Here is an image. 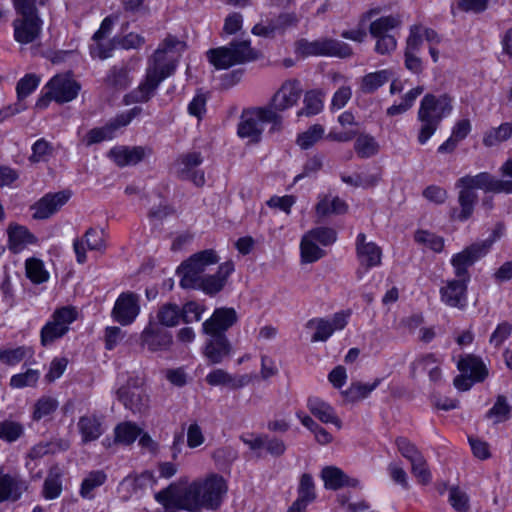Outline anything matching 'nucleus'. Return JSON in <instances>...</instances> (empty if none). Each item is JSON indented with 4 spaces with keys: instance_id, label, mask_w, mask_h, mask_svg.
Here are the masks:
<instances>
[{
    "instance_id": "obj_1",
    "label": "nucleus",
    "mask_w": 512,
    "mask_h": 512,
    "mask_svg": "<svg viewBox=\"0 0 512 512\" xmlns=\"http://www.w3.org/2000/svg\"><path fill=\"white\" fill-rule=\"evenodd\" d=\"M186 47L184 41L171 34L167 35L148 59L144 81L124 96V104L147 102L154 95L160 83L175 72Z\"/></svg>"
},
{
    "instance_id": "obj_2",
    "label": "nucleus",
    "mask_w": 512,
    "mask_h": 512,
    "mask_svg": "<svg viewBox=\"0 0 512 512\" xmlns=\"http://www.w3.org/2000/svg\"><path fill=\"white\" fill-rule=\"evenodd\" d=\"M453 100L448 94H426L418 109V120L421 127L418 133V142L425 144L436 132L444 118L453 110Z\"/></svg>"
},
{
    "instance_id": "obj_3",
    "label": "nucleus",
    "mask_w": 512,
    "mask_h": 512,
    "mask_svg": "<svg viewBox=\"0 0 512 512\" xmlns=\"http://www.w3.org/2000/svg\"><path fill=\"white\" fill-rule=\"evenodd\" d=\"M155 500L166 509L175 507L189 512L202 509L200 485L197 480L189 483L187 476L180 477L178 481L157 492Z\"/></svg>"
},
{
    "instance_id": "obj_4",
    "label": "nucleus",
    "mask_w": 512,
    "mask_h": 512,
    "mask_svg": "<svg viewBox=\"0 0 512 512\" xmlns=\"http://www.w3.org/2000/svg\"><path fill=\"white\" fill-rule=\"evenodd\" d=\"M207 58L216 69H228L256 60L258 51L251 47L249 40H235L228 46L208 50Z\"/></svg>"
},
{
    "instance_id": "obj_5",
    "label": "nucleus",
    "mask_w": 512,
    "mask_h": 512,
    "mask_svg": "<svg viewBox=\"0 0 512 512\" xmlns=\"http://www.w3.org/2000/svg\"><path fill=\"white\" fill-rule=\"evenodd\" d=\"M503 231L504 225L498 223L487 239L473 243L463 251L455 254L451 259L455 276L470 281L468 268L489 252L494 242L502 236Z\"/></svg>"
},
{
    "instance_id": "obj_6",
    "label": "nucleus",
    "mask_w": 512,
    "mask_h": 512,
    "mask_svg": "<svg viewBox=\"0 0 512 512\" xmlns=\"http://www.w3.org/2000/svg\"><path fill=\"white\" fill-rule=\"evenodd\" d=\"M272 123V131L279 130L282 124V116L272 109L255 108L244 111L238 125V135L241 138H249L251 142H259L262 135V123Z\"/></svg>"
},
{
    "instance_id": "obj_7",
    "label": "nucleus",
    "mask_w": 512,
    "mask_h": 512,
    "mask_svg": "<svg viewBox=\"0 0 512 512\" xmlns=\"http://www.w3.org/2000/svg\"><path fill=\"white\" fill-rule=\"evenodd\" d=\"M219 258L212 249H207L193 254L184 261L177 269L180 278V286L184 289L199 284V279L210 265L216 264Z\"/></svg>"
},
{
    "instance_id": "obj_8",
    "label": "nucleus",
    "mask_w": 512,
    "mask_h": 512,
    "mask_svg": "<svg viewBox=\"0 0 512 512\" xmlns=\"http://www.w3.org/2000/svg\"><path fill=\"white\" fill-rule=\"evenodd\" d=\"M76 319V311L71 307L57 309L51 319L42 327L41 344L47 347L62 338L69 330V325Z\"/></svg>"
},
{
    "instance_id": "obj_9",
    "label": "nucleus",
    "mask_w": 512,
    "mask_h": 512,
    "mask_svg": "<svg viewBox=\"0 0 512 512\" xmlns=\"http://www.w3.org/2000/svg\"><path fill=\"white\" fill-rule=\"evenodd\" d=\"M200 485V499L202 508L215 510L220 507L228 491L223 476L212 473L204 479H197Z\"/></svg>"
},
{
    "instance_id": "obj_10",
    "label": "nucleus",
    "mask_w": 512,
    "mask_h": 512,
    "mask_svg": "<svg viewBox=\"0 0 512 512\" xmlns=\"http://www.w3.org/2000/svg\"><path fill=\"white\" fill-rule=\"evenodd\" d=\"M141 112V107H133L126 112L118 114L105 126L91 129L86 135V144L90 146L104 140L112 139L118 129L127 126L136 116L140 115Z\"/></svg>"
},
{
    "instance_id": "obj_11",
    "label": "nucleus",
    "mask_w": 512,
    "mask_h": 512,
    "mask_svg": "<svg viewBox=\"0 0 512 512\" xmlns=\"http://www.w3.org/2000/svg\"><path fill=\"white\" fill-rule=\"evenodd\" d=\"M203 157L200 152H189L178 157L175 162V173L182 180H189L196 186L205 184L204 171L198 169L202 164Z\"/></svg>"
},
{
    "instance_id": "obj_12",
    "label": "nucleus",
    "mask_w": 512,
    "mask_h": 512,
    "mask_svg": "<svg viewBox=\"0 0 512 512\" xmlns=\"http://www.w3.org/2000/svg\"><path fill=\"white\" fill-rule=\"evenodd\" d=\"M140 313V296L134 292H123L115 301L112 318L119 324H132Z\"/></svg>"
},
{
    "instance_id": "obj_13",
    "label": "nucleus",
    "mask_w": 512,
    "mask_h": 512,
    "mask_svg": "<svg viewBox=\"0 0 512 512\" xmlns=\"http://www.w3.org/2000/svg\"><path fill=\"white\" fill-rule=\"evenodd\" d=\"M302 92L303 90L299 80H286L273 95L270 106L265 108L272 109L276 113L285 111L297 104Z\"/></svg>"
},
{
    "instance_id": "obj_14",
    "label": "nucleus",
    "mask_w": 512,
    "mask_h": 512,
    "mask_svg": "<svg viewBox=\"0 0 512 512\" xmlns=\"http://www.w3.org/2000/svg\"><path fill=\"white\" fill-rule=\"evenodd\" d=\"M241 441L249 447L250 450L260 452L264 450L272 457L278 458L285 454L287 446L285 442L269 434H248L240 437Z\"/></svg>"
},
{
    "instance_id": "obj_15",
    "label": "nucleus",
    "mask_w": 512,
    "mask_h": 512,
    "mask_svg": "<svg viewBox=\"0 0 512 512\" xmlns=\"http://www.w3.org/2000/svg\"><path fill=\"white\" fill-rule=\"evenodd\" d=\"M469 280L462 278L449 279L440 288L441 301L453 308L463 310L467 305V289Z\"/></svg>"
},
{
    "instance_id": "obj_16",
    "label": "nucleus",
    "mask_w": 512,
    "mask_h": 512,
    "mask_svg": "<svg viewBox=\"0 0 512 512\" xmlns=\"http://www.w3.org/2000/svg\"><path fill=\"white\" fill-rule=\"evenodd\" d=\"M172 342L171 333L153 321L148 323L140 335V344L147 347L151 352L166 351L170 348Z\"/></svg>"
},
{
    "instance_id": "obj_17",
    "label": "nucleus",
    "mask_w": 512,
    "mask_h": 512,
    "mask_svg": "<svg viewBox=\"0 0 512 512\" xmlns=\"http://www.w3.org/2000/svg\"><path fill=\"white\" fill-rule=\"evenodd\" d=\"M118 400L133 413L143 412L148 407V396L135 380H129L117 391Z\"/></svg>"
},
{
    "instance_id": "obj_18",
    "label": "nucleus",
    "mask_w": 512,
    "mask_h": 512,
    "mask_svg": "<svg viewBox=\"0 0 512 512\" xmlns=\"http://www.w3.org/2000/svg\"><path fill=\"white\" fill-rule=\"evenodd\" d=\"M49 95L58 103H66L75 99L80 85L68 75H56L46 85Z\"/></svg>"
},
{
    "instance_id": "obj_19",
    "label": "nucleus",
    "mask_w": 512,
    "mask_h": 512,
    "mask_svg": "<svg viewBox=\"0 0 512 512\" xmlns=\"http://www.w3.org/2000/svg\"><path fill=\"white\" fill-rule=\"evenodd\" d=\"M238 320L237 313L233 308H217L212 316L203 325V333L207 335H225V332Z\"/></svg>"
},
{
    "instance_id": "obj_20",
    "label": "nucleus",
    "mask_w": 512,
    "mask_h": 512,
    "mask_svg": "<svg viewBox=\"0 0 512 512\" xmlns=\"http://www.w3.org/2000/svg\"><path fill=\"white\" fill-rule=\"evenodd\" d=\"M356 255L359 264L365 271L379 266L382 259L381 248L372 241H367L364 233H359L356 238Z\"/></svg>"
},
{
    "instance_id": "obj_21",
    "label": "nucleus",
    "mask_w": 512,
    "mask_h": 512,
    "mask_svg": "<svg viewBox=\"0 0 512 512\" xmlns=\"http://www.w3.org/2000/svg\"><path fill=\"white\" fill-rule=\"evenodd\" d=\"M70 198V193L60 191L48 193L31 206L34 219H47L56 213Z\"/></svg>"
},
{
    "instance_id": "obj_22",
    "label": "nucleus",
    "mask_w": 512,
    "mask_h": 512,
    "mask_svg": "<svg viewBox=\"0 0 512 512\" xmlns=\"http://www.w3.org/2000/svg\"><path fill=\"white\" fill-rule=\"evenodd\" d=\"M234 271L232 262H225L221 264L218 271L213 275L203 276L199 279V284L189 289H200L208 295H215L220 292L227 281V278Z\"/></svg>"
},
{
    "instance_id": "obj_23",
    "label": "nucleus",
    "mask_w": 512,
    "mask_h": 512,
    "mask_svg": "<svg viewBox=\"0 0 512 512\" xmlns=\"http://www.w3.org/2000/svg\"><path fill=\"white\" fill-rule=\"evenodd\" d=\"M84 243L87 246V249L91 251H102L105 248L104 243V232L102 230H97L95 228H89L82 239H75L73 243L74 251L77 257V262L83 264L86 262V249L84 247Z\"/></svg>"
},
{
    "instance_id": "obj_24",
    "label": "nucleus",
    "mask_w": 512,
    "mask_h": 512,
    "mask_svg": "<svg viewBox=\"0 0 512 512\" xmlns=\"http://www.w3.org/2000/svg\"><path fill=\"white\" fill-rule=\"evenodd\" d=\"M41 24L39 17H17L13 21L15 40L21 44L33 42L40 35Z\"/></svg>"
},
{
    "instance_id": "obj_25",
    "label": "nucleus",
    "mask_w": 512,
    "mask_h": 512,
    "mask_svg": "<svg viewBox=\"0 0 512 512\" xmlns=\"http://www.w3.org/2000/svg\"><path fill=\"white\" fill-rule=\"evenodd\" d=\"M321 479L324 487L328 490H339L343 487H359L360 481L357 478L350 477L342 469L336 466H326L321 471Z\"/></svg>"
},
{
    "instance_id": "obj_26",
    "label": "nucleus",
    "mask_w": 512,
    "mask_h": 512,
    "mask_svg": "<svg viewBox=\"0 0 512 512\" xmlns=\"http://www.w3.org/2000/svg\"><path fill=\"white\" fill-rule=\"evenodd\" d=\"M206 341L203 354L210 364H220L227 358L232 350V346L226 335H209Z\"/></svg>"
},
{
    "instance_id": "obj_27",
    "label": "nucleus",
    "mask_w": 512,
    "mask_h": 512,
    "mask_svg": "<svg viewBox=\"0 0 512 512\" xmlns=\"http://www.w3.org/2000/svg\"><path fill=\"white\" fill-rule=\"evenodd\" d=\"M146 156V149L141 146H116L110 149L108 157L119 167L136 165Z\"/></svg>"
},
{
    "instance_id": "obj_28",
    "label": "nucleus",
    "mask_w": 512,
    "mask_h": 512,
    "mask_svg": "<svg viewBox=\"0 0 512 512\" xmlns=\"http://www.w3.org/2000/svg\"><path fill=\"white\" fill-rule=\"evenodd\" d=\"M26 489L27 484L19 475L0 472V503L17 501Z\"/></svg>"
},
{
    "instance_id": "obj_29",
    "label": "nucleus",
    "mask_w": 512,
    "mask_h": 512,
    "mask_svg": "<svg viewBox=\"0 0 512 512\" xmlns=\"http://www.w3.org/2000/svg\"><path fill=\"white\" fill-rule=\"evenodd\" d=\"M8 248L17 254L27 245L35 244L37 238L25 227L16 223L9 224L7 228Z\"/></svg>"
},
{
    "instance_id": "obj_30",
    "label": "nucleus",
    "mask_w": 512,
    "mask_h": 512,
    "mask_svg": "<svg viewBox=\"0 0 512 512\" xmlns=\"http://www.w3.org/2000/svg\"><path fill=\"white\" fill-rule=\"evenodd\" d=\"M78 430L83 443L97 440L104 433L102 419L96 414H86L79 418Z\"/></svg>"
},
{
    "instance_id": "obj_31",
    "label": "nucleus",
    "mask_w": 512,
    "mask_h": 512,
    "mask_svg": "<svg viewBox=\"0 0 512 512\" xmlns=\"http://www.w3.org/2000/svg\"><path fill=\"white\" fill-rule=\"evenodd\" d=\"M307 407L311 414L322 423H331L338 428H341V420L338 418L334 408L329 403L318 397H310L307 401Z\"/></svg>"
},
{
    "instance_id": "obj_32",
    "label": "nucleus",
    "mask_w": 512,
    "mask_h": 512,
    "mask_svg": "<svg viewBox=\"0 0 512 512\" xmlns=\"http://www.w3.org/2000/svg\"><path fill=\"white\" fill-rule=\"evenodd\" d=\"M457 368L476 382H482L488 376V370L481 358L472 354L462 357Z\"/></svg>"
},
{
    "instance_id": "obj_33",
    "label": "nucleus",
    "mask_w": 512,
    "mask_h": 512,
    "mask_svg": "<svg viewBox=\"0 0 512 512\" xmlns=\"http://www.w3.org/2000/svg\"><path fill=\"white\" fill-rule=\"evenodd\" d=\"M495 177L487 172H481L475 176L466 175L457 181V186L464 189H482L486 192H493Z\"/></svg>"
},
{
    "instance_id": "obj_34",
    "label": "nucleus",
    "mask_w": 512,
    "mask_h": 512,
    "mask_svg": "<svg viewBox=\"0 0 512 512\" xmlns=\"http://www.w3.org/2000/svg\"><path fill=\"white\" fill-rule=\"evenodd\" d=\"M205 380L211 386L224 385L233 389L241 388L248 383L246 376H242L239 379H236L223 369H215L211 371L209 374H207Z\"/></svg>"
},
{
    "instance_id": "obj_35",
    "label": "nucleus",
    "mask_w": 512,
    "mask_h": 512,
    "mask_svg": "<svg viewBox=\"0 0 512 512\" xmlns=\"http://www.w3.org/2000/svg\"><path fill=\"white\" fill-rule=\"evenodd\" d=\"M392 76V71L388 69L368 73L362 77L360 89L365 94L374 93L377 89L386 84Z\"/></svg>"
},
{
    "instance_id": "obj_36",
    "label": "nucleus",
    "mask_w": 512,
    "mask_h": 512,
    "mask_svg": "<svg viewBox=\"0 0 512 512\" xmlns=\"http://www.w3.org/2000/svg\"><path fill=\"white\" fill-rule=\"evenodd\" d=\"M104 82L116 90H124L131 84L129 70L125 65H115L107 73Z\"/></svg>"
},
{
    "instance_id": "obj_37",
    "label": "nucleus",
    "mask_w": 512,
    "mask_h": 512,
    "mask_svg": "<svg viewBox=\"0 0 512 512\" xmlns=\"http://www.w3.org/2000/svg\"><path fill=\"white\" fill-rule=\"evenodd\" d=\"M399 15H388L372 21L369 25V33L372 37L391 35V31L401 25Z\"/></svg>"
},
{
    "instance_id": "obj_38",
    "label": "nucleus",
    "mask_w": 512,
    "mask_h": 512,
    "mask_svg": "<svg viewBox=\"0 0 512 512\" xmlns=\"http://www.w3.org/2000/svg\"><path fill=\"white\" fill-rule=\"evenodd\" d=\"M329 38L314 41L301 39L296 44V50L302 56H328Z\"/></svg>"
},
{
    "instance_id": "obj_39",
    "label": "nucleus",
    "mask_w": 512,
    "mask_h": 512,
    "mask_svg": "<svg viewBox=\"0 0 512 512\" xmlns=\"http://www.w3.org/2000/svg\"><path fill=\"white\" fill-rule=\"evenodd\" d=\"M106 481L107 474L103 470L90 471L81 483L80 496L84 499H93V490L102 486Z\"/></svg>"
},
{
    "instance_id": "obj_40",
    "label": "nucleus",
    "mask_w": 512,
    "mask_h": 512,
    "mask_svg": "<svg viewBox=\"0 0 512 512\" xmlns=\"http://www.w3.org/2000/svg\"><path fill=\"white\" fill-rule=\"evenodd\" d=\"M157 319L162 326L175 327L182 319L181 308L175 303H165L159 307Z\"/></svg>"
},
{
    "instance_id": "obj_41",
    "label": "nucleus",
    "mask_w": 512,
    "mask_h": 512,
    "mask_svg": "<svg viewBox=\"0 0 512 512\" xmlns=\"http://www.w3.org/2000/svg\"><path fill=\"white\" fill-rule=\"evenodd\" d=\"M354 149L360 158H370L379 152L380 145L373 136L360 134L354 143Z\"/></svg>"
},
{
    "instance_id": "obj_42",
    "label": "nucleus",
    "mask_w": 512,
    "mask_h": 512,
    "mask_svg": "<svg viewBox=\"0 0 512 512\" xmlns=\"http://www.w3.org/2000/svg\"><path fill=\"white\" fill-rule=\"evenodd\" d=\"M347 211L346 203L339 197L330 199L325 196L316 205V213L320 217L330 214H343Z\"/></svg>"
},
{
    "instance_id": "obj_43",
    "label": "nucleus",
    "mask_w": 512,
    "mask_h": 512,
    "mask_svg": "<svg viewBox=\"0 0 512 512\" xmlns=\"http://www.w3.org/2000/svg\"><path fill=\"white\" fill-rule=\"evenodd\" d=\"M303 108L297 112V116H313L320 113L323 109V100L320 92L310 90L305 93Z\"/></svg>"
},
{
    "instance_id": "obj_44",
    "label": "nucleus",
    "mask_w": 512,
    "mask_h": 512,
    "mask_svg": "<svg viewBox=\"0 0 512 512\" xmlns=\"http://www.w3.org/2000/svg\"><path fill=\"white\" fill-rule=\"evenodd\" d=\"M512 135V122L501 124L497 128H491L483 137V144L487 147L495 146L508 140Z\"/></svg>"
},
{
    "instance_id": "obj_45",
    "label": "nucleus",
    "mask_w": 512,
    "mask_h": 512,
    "mask_svg": "<svg viewBox=\"0 0 512 512\" xmlns=\"http://www.w3.org/2000/svg\"><path fill=\"white\" fill-rule=\"evenodd\" d=\"M478 200L477 194L469 189H462L459 192L458 202L461 207V211L458 215L460 221H466L469 219L474 211V205Z\"/></svg>"
},
{
    "instance_id": "obj_46",
    "label": "nucleus",
    "mask_w": 512,
    "mask_h": 512,
    "mask_svg": "<svg viewBox=\"0 0 512 512\" xmlns=\"http://www.w3.org/2000/svg\"><path fill=\"white\" fill-rule=\"evenodd\" d=\"M58 401L51 396H42L34 404L32 418L34 421H40L52 415L58 408Z\"/></svg>"
},
{
    "instance_id": "obj_47",
    "label": "nucleus",
    "mask_w": 512,
    "mask_h": 512,
    "mask_svg": "<svg viewBox=\"0 0 512 512\" xmlns=\"http://www.w3.org/2000/svg\"><path fill=\"white\" fill-rule=\"evenodd\" d=\"M62 492L61 474L58 469L50 470L43 484V496L52 500L58 498Z\"/></svg>"
},
{
    "instance_id": "obj_48",
    "label": "nucleus",
    "mask_w": 512,
    "mask_h": 512,
    "mask_svg": "<svg viewBox=\"0 0 512 512\" xmlns=\"http://www.w3.org/2000/svg\"><path fill=\"white\" fill-rule=\"evenodd\" d=\"M380 384V379H376L372 384H363L361 382L352 383L351 386L343 392V395L350 402H356L366 398Z\"/></svg>"
},
{
    "instance_id": "obj_49",
    "label": "nucleus",
    "mask_w": 512,
    "mask_h": 512,
    "mask_svg": "<svg viewBox=\"0 0 512 512\" xmlns=\"http://www.w3.org/2000/svg\"><path fill=\"white\" fill-rule=\"evenodd\" d=\"M141 429L134 423H120L115 428V441L117 443L129 445L140 436Z\"/></svg>"
},
{
    "instance_id": "obj_50",
    "label": "nucleus",
    "mask_w": 512,
    "mask_h": 512,
    "mask_svg": "<svg viewBox=\"0 0 512 512\" xmlns=\"http://www.w3.org/2000/svg\"><path fill=\"white\" fill-rule=\"evenodd\" d=\"M313 241L314 240L309 237L308 234L305 235L301 241V257L302 261L305 263L315 262L325 255L324 250L319 248Z\"/></svg>"
},
{
    "instance_id": "obj_51",
    "label": "nucleus",
    "mask_w": 512,
    "mask_h": 512,
    "mask_svg": "<svg viewBox=\"0 0 512 512\" xmlns=\"http://www.w3.org/2000/svg\"><path fill=\"white\" fill-rule=\"evenodd\" d=\"M414 240L434 252H441L444 247V239L427 230H417L414 234Z\"/></svg>"
},
{
    "instance_id": "obj_52",
    "label": "nucleus",
    "mask_w": 512,
    "mask_h": 512,
    "mask_svg": "<svg viewBox=\"0 0 512 512\" xmlns=\"http://www.w3.org/2000/svg\"><path fill=\"white\" fill-rule=\"evenodd\" d=\"M26 276L36 284L43 283L48 280L49 274L44 269L43 262L36 258H29L25 263Z\"/></svg>"
},
{
    "instance_id": "obj_53",
    "label": "nucleus",
    "mask_w": 512,
    "mask_h": 512,
    "mask_svg": "<svg viewBox=\"0 0 512 512\" xmlns=\"http://www.w3.org/2000/svg\"><path fill=\"white\" fill-rule=\"evenodd\" d=\"M510 406L505 396H498L493 407L487 412L486 417L492 419L495 424L504 422L510 418Z\"/></svg>"
},
{
    "instance_id": "obj_54",
    "label": "nucleus",
    "mask_w": 512,
    "mask_h": 512,
    "mask_svg": "<svg viewBox=\"0 0 512 512\" xmlns=\"http://www.w3.org/2000/svg\"><path fill=\"white\" fill-rule=\"evenodd\" d=\"M24 434V427L22 424L4 420L0 421V439L12 443L17 441Z\"/></svg>"
},
{
    "instance_id": "obj_55",
    "label": "nucleus",
    "mask_w": 512,
    "mask_h": 512,
    "mask_svg": "<svg viewBox=\"0 0 512 512\" xmlns=\"http://www.w3.org/2000/svg\"><path fill=\"white\" fill-rule=\"evenodd\" d=\"M155 483H156V479H155L153 473L150 471H144L139 475H135V476L129 475V476L125 477L122 480L121 485L122 486L127 485L133 491H137L138 489H144L148 486H152Z\"/></svg>"
},
{
    "instance_id": "obj_56",
    "label": "nucleus",
    "mask_w": 512,
    "mask_h": 512,
    "mask_svg": "<svg viewBox=\"0 0 512 512\" xmlns=\"http://www.w3.org/2000/svg\"><path fill=\"white\" fill-rule=\"evenodd\" d=\"M307 327H315L316 331L313 334L312 342H324L333 334L332 326L329 324V320L324 318H315L307 322Z\"/></svg>"
},
{
    "instance_id": "obj_57",
    "label": "nucleus",
    "mask_w": 512,
    "mask_h": 512,
    "mask_svg": "<svg viewBox=\"0 0 512 512\" xmlns=\"http://www.w3.org/2000/svg\"><path fill=\"white\" fill-rule=\"evenodd\" d=\"M448 501L457 512H468L470 510L469 496L458 486L450 487Z\"/></svg>"
},
{
    "instance_id": "obj_58",
    "label": "nucleus",
    "mask_w": 512,
    "mask_h": 512,
    "mask_svg": "<svg viewBox=\"0 0 512 512\" xmlns=\"http://www.w3.org/2000/svg\"><path fill=\"white\" fill-rule=\"evenodd\" d=\"M237 457V451L230 446L219 447L212 453V458L220 469L228 468Z\"/></svg>"
},
{
    "instance_id": "obj_59",
    "label": "nucleus",
    "mask_w": 512,
    "mask_h": 512,
    "mask_svg": "<svg viewBox=\"0 0 512 512\" xmlns=\"http://www.w3.org/2000/svg\"><path fill=\"white\" fill-rule=\"evenodd\" d=\"M324 134L323 126L315 124L311 126L307 131L300 134L297 138V144L302 149H308L312 147L318 140L322 138Z\"/></svg>"
},
{
    "instance_id": "obj_60",
    "label": "nucleus",
    "mask_w": 512,
    "mask_h": 512,
    "mask_svg": "<svg viewBox=\"0 0 512 512\" xmlns=\"http://www.w3.org/2000/svg\"><path fill=\"white\" fill-rule=\"evenodd\" d=\"M297 492V498L308 503H311L316 499L315 483L310 474L304 473L301 476Z\"/></svg>"
},
{
    "instance_id": "obj_61",
    "label": "nucleus",
    "mask_w": 512,
    "mask_h": 512,
    "mask_svg": "<svg viewBox=\"0 0 512 512\" xmlns=\"http://www.w3.org/2000/svg\"><path fill=\"white\" fill-rule=\"evenodd\" d=\"M40 79L35 74H26L16 86L17 98L22 101L30 95L39 85Z\"/></svg>"
},
{
    "instance_id": "obj_62",
    "label": "nucleus",
    "mask_w": 512,
    "mask_h": 512,
    "mask_svg": "<svg viewBox=\"0 0 512 512\" xmlns=\"http://www.w3.org/2000/svg\"><path fill=\"white\" fill-rule=\"evenodd\" d=\"M205 311L204 305L195 301H189L181 308V317L184 323L198 322Z\"/></svg>"
},
{
    "instance_id": "obj_63",
    "label": "nucleus",
    "mask_w": 512,
    "mask_h": 512,
    "mask_svg": "<svg viewBox=\"0 0 512 512\" xmlns=\"http://www.w3.org/2000/svg\"><path fill=\"white\" fill-rule=\"evenodd\" d=\"M40 377L38 370L28 369L24 373L16 374L11 377L10 385L13 388H23L26 386H34Z\"/></svg>"
},
{
    "instance_id": "obj_64",
    "label": "nucleus",
    "mask_w": 512,
    "mask_h": 512,
    "mask_svg": "<svg viewBox=\"0 0 512 512\" xmlns=\"http://www.w3.org/2000/svg\"><path fill=\"white\" fill-rule=\"evenodd\" d=\"M411 463V472L417 478L418 482L426 485L431 481V473L428 469L424 456L414 459Z\"/></svg>"
}]
</instances>
